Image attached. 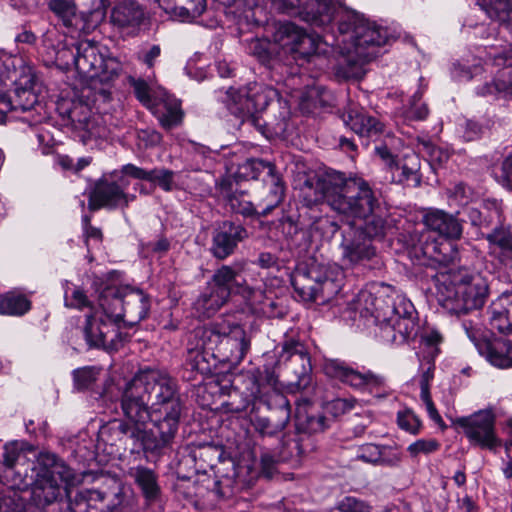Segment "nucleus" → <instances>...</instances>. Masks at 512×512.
<instances>
[{
    "instance_id": "nucleus-1",
    "label": "nucleus",
    "mask_w": 512,
    "mask_h": 512,
    "mask_svg": "<svg viewBox=\"0 0 512 512\" xmlns=\"http://www.w3.org/2000/svg\"><path fill=\"white\" fill-rule=\"evenodd\" d=\"M284 12L298 15L311 26L325 28L332 24L331 35L313 37L292 22L279 23L274 35L276 51L309 56L320 51V43H330L340 55L335 66V76L339 81L352 77V12L332 0H279Z\"/></svg>"
},
{
    "instance_id": "nucleus-2",
    "label": "nucleus",
    "mask_w": 512,
    "mask_h": 512,
    "mask_svg": "<svg viewBox=\"0 0 512 512\" xmlns=\"http://www.w3.org/2000/svg\"><path fill=\"white\" fill-rule=\"evenodd\" d=\"M354 314H358V318L354 316L357 329L383 344L416 348L419 343L430 349L432 358L440 352L441 333L435 328L421 330L414 304L395 290L366 286L354 298Z\"/></svg>"
},
{
    "instance_id": "nucleus-3",
    "label": "nucleus",
    "mask_w": 512,
    "mask_h": 512,
    "mask_svg": "<svg viewBox=\"0 0 512 512\" xmlns=\"http://www.w3.org/2000/svg\"><path fill=\"white\" fill-rule=\"evenodd\" d=\"M354 188L357 190L354 195V274H366L383 266L372 240L385 236L387 223L381 192L357 175H354Z\"/></svg>"
},
{
    "instance_id": "nucleus-4",
    "label": "nucleus",
    "mask_w": 512,
    "mask_h": 512,
    "mask_svg": "<svg viewBox=\"0 0 512 512\" xmlns=\"http://www.w3.org/2000/svg\"><path fill=\"white\" fill-rule=\"evenodd\" d=\"M31 470L28 476L25 464L5 469L3 477L8 491L28 493L30 500L45 507L61 497L76 480L73 470L48 452L39 454Z\"/></svg>"
},
{
    "instance_id": "nucleus-5",
    "label": "nucleus",
    "mask_w": 512,
    "mask_h": 512,
    "mask_svg": "<svg viewBox=\"0 0 512 512\" xmlns=\"http://www.w3.org/2000/svg\"><path fill=\"white\" fill-rule=\"evenodd\" d=\"M74 67L89 87L84 95L97 109L111 100V84L119 77L122 67L112 57H104L100 47L89 40L75 45Z\"/></svg>"
},
{
    "instance_id": "nucleus-6",
    "label": "nucleus",
    "mask_w": 512,
    "mask_h": 512,
    "mask_svg": "<svg viewBox=\"0 0 512 512\" xmlns=\"http://www.w3.org/2000/svg\"><path fill=\"white\" fill-rule=\"evenodd\" d=\"M135 377L125 383L121 390L120 408L124 419L109 421L100 430L101 437L111 445L124 438L140 442L146 432V425L151 418L152 405L146 391Z\"/></svg>"
},
{
    "instance_id": "nucleus-7",
    "label": "nucleus",
    "mask_w": 512,
    "mask_h": 512,
    "mask_svg": "<svg viewBox=\"0 0 512 512\" xmlns=\"http://www.w3.org/2000/svg\"><path fill=\"white\" fill-rule=\"evenodd\" d=\"M437 298L441 306L455 315L467 314L484 306L488 286L478 275L466 268L450 269L435 276Z\"/></svg>"
},
{
    "instance_id": "nucleus-8",
    "label": "nucleus",
    "mask_w": 512,
    "mask_h": 512,
    "mask_svg": "<svg viewBox=\"0 0 512 512\" xmlns=\"http://www.w3.org/2000/svg\"><path fill=\"white\" fill-rule=\"evenodd\" d=\"M331 420L308 398L296 400L294 415V437L284 435L281 444L284 449L283 457H302L314 450L311 436L322 433L330 427Z\"/></svg>"
},
{
    "instance_id": "nucleus-9",
    "label": "nucleus",
    "mask_w": 512,
    "mask_h": 512,
    "mask_svg": "<svg viewBox=\"0 0 512 512\" xmlns=\"http://www.w3.org/2000/svg\"><path fill=\"white\" fill-rule=\"evenodd\" d=\"M395 39L390 28L354 10V81L364 78L367 66L378 57L379 49Z\"/></svg>"
},
{
    "instance_id": "nucleus-10",
    "label": "nucleus",
    "mask_w": 512,
    "mask_h": 512,
    "mask_svg": "<svg viewBox=\"0 0 512 512\" xmlns=\"http://www.w3.org/2000/svg\"><path fill=\"white\" fill-rule=\"evenodd\" d=\"M344 283L343 270L316 262L298 266L291 277V284L304 301H316L321 295L331 297L341 292Z\"/></svg>"
},
{
    "instance_id": "nucleus-11",
    "label": "nucleus",
    "mask_w": 512,
    "mask_h": 512,
    "mask_svg": "<svg viewBox=\"0 0 512 512\" xmlns=\"http://www.w3.org/2000/svg\"><path fill=\"white\" fill-rule=\"evenodd\" d=\"M183 410L182 402L152 406L149 421L153 429L146 430L141 445L145 453L158 456L172 446L179 430Z\"/></svg>"
},
{
    "instance_id": "nucleus-12",
    "label": "nucleus",
    "mask_w": 512,
    "mask_h": 512,
    "mask_svg": "<svg viewBox=\"0 0 512 512\" xmlns=\"http://www.w3.org/2000/svg\"><path fill=\"white\" fill-rule=\"evenodd\" d=\"M347 180L344 173L325 168L317 174L315 182L312 180L305 182L310 190L314 189L313 196L307 194L305 198L310 204L326 201L334 211L346 216L347 224L352 228V221L349 220L352 212V199L347 195Z\"/></svg>"
},
{
    "instance_id": "nucleus-13",
    "label": "nucleus",
    "mask_w": 512,
    "mask_h": 512,
    "mask_svg": "<svg viewBox=\"0 0 512 512\" xmlns=\"http://www.w3.org/2000/svg\"><path fill=\"white\" fill-rule=\"evenodd\" d=\"M453 425L461 428L472 446L495 452L504 441L496 433V416L492 409H483L469 416L458 417Z\"/></svg>"
},
{
    "instance_id": "nucleus-14",
    "label": "nucleus",
    "mask_w": 512,
    "mask_h": 512,
    "mask_svg": "<svg viewBox=\"0 0 512 512\" xmlns=\"http://www.w3.org/2000/svg\"><path fill=\"white\" fill-rule=\"evenodd\" d=\"M484 61L496 67H506L509 71L502 72L491 82L478 89L482 96L494 95L509 97L512 100V45L509 43L490 44L484 46Z\"/></svg>"
},
{
    "instance_id": "nucleus-15",
    "label": "nucleus",
    "mask_w": 512,
    "mask_h": 512,
    "mask_svg": "<svg viewBox=\"0 0 512 512\" xmlns=\"http://www.w3.org/2000/svg\"><path fill=\"white\" fill-rule=\"evenodd\" d=\"M276 95V90L272 88L254 85L248 91H241L238 94L230 110L242 119V123L250 124L264 133L265 122L261 120L259 113L268 107Z\"/></svg>"
},
{
    "instance_id": "nucleus-16",
    "label": "nucleus",
    "mask_w": 512,
    "mask_h": 512,
    "mask_svg": "<svg viewBox=\"0 0 512 512\" xmlns=\"http://www.w3.org/2000/svg\"><path fill=\"white\" fill-rule=\"evenodd\" d=\"M109 490L83 489L70 499L71 512H123V493L120 483L112 479Z\"/></svg>"
},
{
    "instance_id": "nucleus-17",
    "label": "nucleus",
    "mask_w": 512,
    "mask_h": 512,
    "mask_svg": "<svg viewBox=\"0 0 512 512\" xmlns=\"http://www.w3.org/2000/svg\"><path fill=\"white\" fill-rule=\"evenodd\" d=\"M280 360L287 363V369L294 375L289 383L291 392L304 390L311 384V359L302 342L293 338L286 339L282 344Z\"/></svg>"
},
{
    "instance_id": "nucleus-18",
    "label": "nucleus",
    "mask_w": 512,
    "mask_h": 512,
    "mask_svg": "<svg viewBox=\"0 0 512 512\" xmlns=\"http://www.w3.org/2000/svg\"><path fill=\"white\" fill-rule=\"evenodd\" d=\"M138 383H141V387L146 391L148 399L151 400L152 406L168 405L182 402L178 392V386L175 379H173L168 373L146 369L140 371L135 376Z\"/></svg>"
},
{
    "instance_id": "nucleus-19",
    "label": "nucleus",
    "mask_w": 512,
    "mask_h": 512,
    "mask_svg": "<svg viewBox=\"0 0 512 512\" xmlns=\"http://www.w3.org/2000/svg\"><path fill=\"white\" fill-rule=\"evenodd\" d=\"M248 237L249 232L241 223L222 221L212 230L210 252L214 258L225 260L233 255L239 244Z\"/></svg>"
},
{
    "instance_id": "nucleus-20",
    "label": "nucleus",
    "mask_w": 512,
    "mask_h": 512,
    "mask_svg": "<svg viewBox=\"0 0 512 512\" xmlns=\"http://www.w3.org/2000/svg\"><path fill=\"white\" fill-rule=\"evenodd\" d=\"M125 186L124 179H121L120 183L106 179L99 180L89 196L90 209H124L128 207L136 199V196L126 193Z\"/></svg>"
},
{
    "instance_id": "nucleus-21",
    "label": "nucleus",
    "mask_w": 512,
    "mask_h": 512,
    "mask_svg": "<svg viewBox=\"0 0 512 512\" xmlns=\"http://www.w3.org/2000/svg\"><path fill=\"white\" fill-rule=\"evenodd\" d=\"M245 271V262L222 265L215 271L210 283L220 291L223 290L228 296L235 293L240 294L246 300H250L254 294V289L248 285Z\"/></svg>"
},
{
    "instance_id": "nucleus-22",
    "label": "nucleus",
    "mask_w": 512,
    "mask_h": 512,
    "mask_svg": "<svg viewBox=\"0 0 512 512\" xmlns=\"http://www.w3.org/2000/svg\"><path fill=\"white\" fill-rule=\"evenodd\" d=\"M268 237L275 241L284 240L290 249L306 251L310 246L309 233L300 227L298 219L293 215H282L268 223Z\"/></svg>"
},
{
    "instance_id": "nucleus-23",
    "label": "nucleus",
    "mask_w": 512,
    "mask_h": 512,
    "mask_svg": "<svg viewBox=\"0 0 512 512\" xmlns=\"http://www.w3.org/2000/svg\"><path fill=\"white\" fill-rule=\"evenodd\" d=\"M250 346V338L243 327L229 322L215 358L231 366H238L246 357Z\"/></svg>"
},
{
    "instance_id": "nucleus-24",
    "label": "nucleus",
    "mask_w": 512,
    "mask_h": 512,
    "mask_svg": "<svg viewBox=\"0 0 512 512\" xmlns=\"http://www.w3.org/2000/svg\"><path fill=\"white\" fill-rule=\"evenodd\" d=\"M216 189L225 208L231 213L244 218L259 217V211L249 200L247 192L238 188V183L232 176H225L218 180Z\"/></svg>"
},
{
    "instance_id": "nucleus-25",
    "label": "nucleus",
    "mask_w": 512,
    "mask_h": 512,
    "mask_svg": "<svg viewBox=\"0 0 512 512\" xmlns=\"http://www.w3.org/2000/svg\"><path fill=\"white\" fill-rule=\"evenodd\" d=\"M463 213L470 224L480 230H490L505 222L503 201L493 197L483 198L477 206L465 207Z\"/></svg>"
},
{
    "instance_id": "nucleus-26",
    "label": "nucleus",
    "mask_w": 512,
    "mask_h": 512,
    "mask_svg": "<svg viewBox=\"0 0 512 512\" xmlns=\"http://www.w3.org/2000/svg\"><path fill=\"white\" fill-rule=\"evenodd\" d=\"M412 244L408 247V256L418 265H428L429 261L444 262L447 261L446 246L450 243L439 241L434 234L430 232L421 233L417 240H412Z\"/></svg>"
},
{
    "instance_id": "nucleus-27",
    "label": "nucleus",
    "mask_w": 512,
    "mask_h": 512,
    "mask_svg": "<svg viewBox=\"0 0 512 512\" xmlns=\"http://www.w3.org/2000/svg\"><path fill=\"white\" fill-rule=\"evenodd\" d=\"M229 322L220 319L209 324L196 327L189 340L190 350L206 351L216 357L222 338L226 335Z\"/></svg>"
},
{
    "instance_id": "nucleus-28",
    "label": "nucleus",
    "mask_w": 512,
    "mask_h": 512,
    "mask_svg": "<svg viewBox=\"0 0 512 512\" xmlns=\"http://www.w3.org/2000/svg\"><path fill=\"white\" fill-rule=\"evenodd\" d=\"M129 287L116 286L113 284H101L99 288V306L104 317L111 323H118L125 318L126 292Z\"/></svg>"
},
{
    "instance_id": "nucleus-29",
    "label": "nucleus",
    "mask_w": 512,
    "mask_h": 512,
    "mask_svg": "<svg viewBox=\"0 0 512 512\" xmlns=\"http://www.w3.org/2000/svg\"><path fill=\"white\" fill-rule=\"evenodd\" d=\"M427 232L437 233L443 240H459L463 233L462 221L444 210H429L423 217Z\"/></svg>"
},
{
    "instance_id": "nucleus-30",
    "label": "nucleus",
    "mask_w": 512,
    "mask_h": 512,
    "mask_svg": "<svg viewBox=\"0 0 512 512\" xmlns=\"http://www.w3.org/2000/svg\"><path fill=\"white\" fill-rule=\"evenodd\" d=\"M276 411L270 416H256L252 420V426L262 437H276L283 432L291 417V406L285 397L280 398L278 416Z\"/></svg>"
},
{
    "instance_id": "nucleus-31",
    "label": "nucleus",
    "mask_w": 512,
    "mask_h": 512,
    "mask_svg": "<svg viewBox=\"0 0 512 512\" xmlns=\"http://www.w3.org/2000/svg\"><path fill=\"white\" fill-rule=\"evenodd\" d=\"M110 332H113L115 336L117 335L111 322L108 323L103 316L98 317L96 314L87 315L83 333L86 343L90 348L115 349L114 339L107 340Z\"/></svg>"
},
{
    "instance_id": "nucleus-32",
    "label": "nucleus",
    "mask_w": 512,
    "mask_h": 512,
    "mask_svg": "<svg viewBox=\"0 0 512 512\" xmlns=\"http://www.w3.org/2000/svg\"><path fill=\"white\" fill-rule=\"evenodd\" d=\"M263 192L257 206L261 208L259 217H266L284 200L285 185L277 170L268 177H263Z\"/></svg>"
},
{
    "instance_id": "nucleus-33",
    "label": "nucleus",
    "mask_w": 512,
    "mask_h": 512,
    "mask_svg": "<svg viewBox=\"0 0 512 512\" xmlns=\"http://www.w3.org/2000/svg\"><path fill=\"white\" fill-rule=\"evenodd\" d=\"M475 346L493 366L512 367V343L510 341L504 339L481 340L476 342Z\"/></svg>"
},
{
    "instance_id": "nucleus-34",
    "label": "nucleus",
    "mask_w": 512,
    "mask_h": 512,
    "mask_svg": "<svg viewBox=\"0 0 512 512\" xmlns=\"http://www.w3.org/2000/svg\"><path fill=\"white\" fill-rule=\"evenodd\" d=\"M130 476L140 488L147 505L160 502L161 488L158 484V477L155 472L144 466L131 468Z\"/></svg>"
},
{
    "instance_id": "nucleus-35",
    "label": "nucleus",
    "mask_w": 512,
    "mask_h": 512,
    "mask_svg": "<svg viewBox=\"0 0 512 512\" xmlns=\"http://www.w3.org/2000/svg\"><path fill=\"white\" fill-rule=\"evenodd\" d=\"M150 111L158 118L161 125L171 128L178 125L182 119L180 102L166 92H161L155 106Z\"/></svg>"
},
{
    "instance_id": "nucleus-36",
    "label": "nucleus",
    "mask_w": 512,
    "mask_h": 512,
    "mask_svg": "<svg viewBox=\"0 0 512 512\" xmlns=\"http://www.w3.org/2000/svg\"><path fill=\"white\" fill-rule=\"evenodd\" d=\"M354 391L381 397L385 392V378L364 366L354 368Z\"/></svg>"
},
{
    "instance_id": "nucleus-37",
    "label": "nucleus",
    "mask_w": 512,
    "mask_h": 512,
    "mask_svg": "<svg viewBox=\"0 0 512 512\" xmlns=\"http://www.w3.org/2000/svg\"><path fill=\"white\" fill-rule=\"evenodd\" d=\"M38 102L37 95L30 88L18 87L14 90L13 95H2L0 97V111L26 112L34 108Z\"/></svg>"
},
{
    "instance_id": "nucleus-38",
    "label": "nucleus",
    "mask_w": 512,
    "mask_h": 512,
    "mask_svg": "<svg viewBox=\"0 0 512 512\" xmlns=\"http://www.w3.org/2000/svg\"><path fill=\"white\" fill-rule=\"evenodd\" d=\"M111 22L120 28L140 25L144 18L141 6L135 1H124L116 5L111 11Z\"/></svg>"
},
{
    "instance_id": "nucleus-39",
    "label": "nucleus",
    "mask_w": 512,
    "mask_h": 512,
    "mask_svg": "<svg viewBox=\"0 0 512 512\" xmlns=\"http://www.w3.org/2000/svg\"><path fill=\"white\" fill-rule=\"evenodd\" d=\"M426 89L427 85L424 84V78L420 77L418 89L410 97L408 104L400 109V117L404 122L425 121L428 118L430 113L428 105L421 102Z\"/></svg>"
},
{
    "instance_id": "nucleus-40",
    "label": "nucleus",
    "mask_w": 512,
    "mask_h": 512,
    "mask_svg": "<svg viewBox=\"0 0 512 512\" xmlns=\"http://www.w3.org/2000/svg\"><path fill=\"white\" fill-rule=\"evenodd\" d=\"M229 297L223 290L220 291L209 283L207 289L196 300L195 307L204 317L209 318L227 302Z\"/></svg>"
},
{
    "instance_id": "nucleus-41",
    "label": "nucleus",
    "mask_w": 512,
    "mask_h": 512,
    "mask_svg": "<svg viewBox=\"0 0 512 512\" xmlns=\"http://www.w3.org/2000/svg\"><path fill=\"white\" fill-rule=\"evenodd\" d=\"M259 397V389H250L249 391H240L238 388H232L228 392V399L221 403V410L224 413H241L254 405Z\"/></svg>"
},
{
    "instance_id": "nucleus-42",
    "label": "nucleus",
    "mask_w": 512,
    "mask_h": 512,
    "mask_svg": "<svg viewBox=\"0 0 512 512\" xmlns=\"http://www.w3.org/2000/svg\"><path fill=\"white\" fill-rule=\"evenodd\" d=\"M354 133L359 136L361 144L369 145V140L377 141L383 133L384 125L375 117L354 114Z\"/></svg>"
},
{
    "instance_id": "nucleus-43",
    "label": "nucleus",
    "mask_w": 512,
    "mask_h": 512,
    "mask_svg": "<svg viewBox=\"0 0 512 512\" xmlns=\"http://www.w3.org/2000/svg\"><path fill=\"white\" fill-rule=\"evenodd\" d=\"M44 508L32 500L27 502L26 497L16 491L0 493V512H44Z\"/></svg>"
},
{
    "instance_id": "nucleus-44",
    "label": "nucleus",
    "mask_w": 512,
    "mask_h": 512,
    "mask_svg": "<svg viewBox=\"0 0 512 512\" xmlns=\"http://www.w3.org/2000/svg\"><path fill=\"white\" fill-rule=\"evenodd\" d=\"M488 17L509 30L512 37V0H481Z\"/></svg>"
},
{
    "instance_id": "nucleus-45",
    "label": "nucleus",
    "mask_w": 512,
    "mask_h": 512,
    "mask_svg": "<svg viewBox=\"0 0 512 512\" xmlns=\"http://www.w3.org/2000/svg\"><path fill=\"white\" fill-rule=\"evenodd\" d=\"M150 309L147 297L140 290L129 289L126 292L125 318L130 323H138L145 319Z\"/></svg>"
},
{
    "instance_id": "nucleus-46",
    "label": "nucleus",
    "mask_w": 512,
    "mask_h": 512,
    "mask_svg": "<svg viewBox=\"0 0 512 512\" xmlns=\"http://www.w3.org/2000/svg\"><path fill=\"white\" fill-rule=\"evenodd\" d=\"M31 309V301L22 293L9 291L0 295V315L22 316Z\"/></svg>"
},
{
    "instance_id": "nucleus-47",
    "label": "nucleus",
    "mask_w": 512,
    "mask_h": 512,
    "mask_svg": "<svg viewBox=\"0 0 512 512\" xmlns=\"http://www.w3.org/2000/svg\"><path fill=\"white\" fill-rule=\"evenodd\" d=\"M481 237L484 238L490 246H496L502 252V254L512 259V231L510 226L501 222L488 233H481Z\"/></svg>"
},
{
    "instance_id": "nucleus-48",
    "label": "nucleus",
    "mask_w": 512,
    "mask_h": 512,
    "mask_svg": "<svg viewBox=\"0 0 512 512\" xmlns=\"http://www.w3.org/2000/svg\"><path fill=\"white\" fill-rule=\"evenodd\" d=\"M276 170L272 162L264 161L262 159H247L244 163L239 165L236 176L243 180H253L263 177H268Z\"/></svg>"
},
{
    "instance_id": "nucleus-49",
    "label": "nucleus",
    "mask_w": 512,
    "mask_h": 512,
    "mask_svg": "<svg viewBox=\"0 0 512 512\" xmlns=\"http://www.w3.org/2000/svg\"><path fill=\"white\" fill-rule=\"evenodd\" d=\"M48 8L67 28H77L80 17L77 13L76 5L71 0H49Z\"/></svg>"
},
{
    "instance_id": "nucleus-50",
    "label": "nucleus",
    "mask_w": 512,
    "mask_h": 512,
    "mask_svg": "<svg viewBox=\"0 0 512 512\" xmlns=\"http://www.w3.org/2000/svg\"><path fill=\"white\" fill-rule=\"evenodd\" d=\"M246 50L265 66H270L277 54L276 44L267 39L252 38L247 42Z\"/></svg>"
},
{
    "instance_id": "nucleus-51",
    "label": "nucleus",
    "mask_w": 512,
    "mask_h": 512,
    "mask_svg": "<svg viewBox=\"0 0 512 512\" xmlns=\"http://www.w3.org/2000/svg\"><path fill=\"white\" fill-rule=\"evenodd\" d=\"M323 371L328 378L351 385L352 368L345 361L338 358L325 359Z\"/></svg>"
},
{
    "instance_id": "nucleus-52",
    "label": "nucleus",
    "mask_w": 512,
    "mask_h": 512,
    "mask_svg": "<svg viewBox=\"0 0 512 512\" xmlns=\"http://www.w3.org/2000/svg\"><path fill=\"white\" fill-rule=\"evenodd\" d=\"M128 84L133 88L135 97L149 110L155 106L159 95H155L148 82L141 78L128 76Z\"/></svg>"
},
{
    "instance_id": "nucleus-53",
    "label": "nucleus",
    "mask_w": 512,
    "mask_h": 512,
    "mask_svg": "<svg viewBox=\"0 0 512 512\" xmlns=\"http://www.w3.org/2000/svg\"><path fill=\"white\" fill-rule=\"evenodd\" d=\"M490 319L489 324L492 331H497L502 335H512V322L509 319V311L500 307L497 309L493 307L489 310Z\"/></svg>"
},
{
    "instance_id": "nucleus-54",
    "label": "nucleus",
    "mask_w": 512,
    "mask_h": 512,
    "mask_svg": "<svg viewBox=\"0 0 512 512\" xmlns=\"http://www.w3.org/2000/svg\"><path fill=\"white\" fill-rule=\"evenodd\" d=\"M396 421L401 430L414 436L420 434L423 427L421 419L410 408L398 411Z\"/></svg>"
},
{
    "instance_id": "nucleus-55",
    "label": "nucleus",
    "mask_w": 512,
    "mask_h": 512,
    "mask_svg": "<svg viewBox=\"0 0 512 512\" xmlns=\"http://www.w3.org/2000/svg\"><path fill=\"white\" fill-rule=\"evenodd\" d=\"M100 369L94 366H86L75 369L72 373L74 387L78 391L90 388L97 380Z\"/></svg>"
},
{
    "instance_id": "nucleus-56",
    "label": "nucleus",
    "mask_w": 512,
    "mask_h": 512,
    "mask_svg": "<svg viewBox=\"0 0 512 512\" xmlns=\"http://www.w3.org/2000/svg\"><path fill=\"white\" fill-rule=\"evenodd\" d=\"M387 140L381 141L374 147V153L377 155L381 161L385 164V166L389 170L398 169L399 164L397 160V155L393 152L389 142L395 140L393 136L389 134L386 135Z\"/></svg>"
},
{
    "instance_id": "nucleus-57",
    "label": "nucleus",
    "mask_w": 512,
    "mask_h": 512,
    "mask_svg": "<svg viewBox=\"0 0 512 512\" xmlns=\"http://www.w3.org/2000/svg\"><path fill=\"white\" fill-rule=\"evenodd\" d=\"M64 300L65 306L69 308L82 310L91 306L85 292L80 287L74 286L71 288L68 282H66Z\"/></svg>"
},
{
    "instance_id": "nucleus-58",
    "label": "nucleus",
    "mask_w": 512,
    "mask_h": 512,
    "mask_svg": "<svg viewBox=\"0 0 512 512\" xmlns=\"http://www.w3.org/2000/svg\"><path fill=\"white\" fill-rule=\"evenodd\" d=\"M249 380L253 384L252 389H259V394L261 393V387L263 386H271L274 387L277 383V376L275 371L270 366H263L262 368H257L249 377Z\"/></svg>"
},
{
    "instance_id": "nucleus-59",
    "label": "nucleus",
    "mask_w": 512,
    "mask_h": 512,
    "mask_svg": "<svg viewBox=\"0 0 512 512\" xmlns=\"http://www.w3.org/2000/svg\"><path fill=\"white\" fill-rule=\"evenodd\" d=\"M440 448H441V443L437 439L421 438V439H418V440L414 441L413 443H411L407 447V452L409 453L410 457L414 459V458H417L421 454H423V455L433 454V453L439 451Z\"/></svg>"
},
{
    "instance_id": "nucleus-60",
    "label": "nucleus",
    "mask_w": 512,
    "mask_h": 512,
    "mask_svg": "<svg viewBox=\"0 0 512 512\" xmlns=\"http://www.w3.org/2000/svg\"><path fill=\"white\" fill-rule=\"evenodd\" d=\"M3 449V464L5 465V469L25 464L26 456L19 448L17 442L7 443L4 445Z\"/></svg>"
},
{
    "instance_id": "nucleus-61",
    "label": "nucleus",
    "mask_w": 512,
    "mask_h": 512,
    "mask_svg": "<svg viewBox=\"0 0 512 512\" xmlns=\"http://www.w3.org/2000/svg\"><path fill=\"white\" fill-rule=\"evenodd\" d=\"M206 7V0H186V4L179 8L176 18L181 21H192L201 16Z\"/></svg>"
},
{
    "instance_id": "nucleus-62",
    "label": "nucleus",
    "mask_w": 512,
    "mask_h": 512,
    "mask_svg": "<svg viewBox=\"0 0 512 512\" xmlns=\"http://www.w3.org/2000/svg\"><path fill=\"white\" fill-rule=\"evenodd\" d=\"M486 131V126L478 120L467 119L461 125V137L465 142L481 139Z\"/></svg>"
},
{
    "instance_id": "nucleus-63",
    "label": "nucleus",
    "mask_w": 512,
    "mask_h": 512,
    "mask_svg": "<svg viewBox=\"0 0 512 512\" xmlns=\"http://www.w3.org/2000/svg\"><path fill=\"white\" fill-rule=\"evenodd\" d=\"M175 172L165 168H154L151 170V179L149 182H154L165 192L172 191L176 184L174 182Z\"/></svg>"
},
{
    "instance_id": "nucleus-64",
    "label": "nucleus",
    "mask_w": 512,
    "mask_h": 512,
    "mask_svg": "<svg viewBox=\"0 0 512 512\" xmlns=\"http://www.w3.org/2000/svg\"><path fill=\"white\" fill-rule=\"evenodd\" d=\"M496 181L512 193V151L503 159L500 172L495 174Z\"/></svg>"
}]
</instances>
